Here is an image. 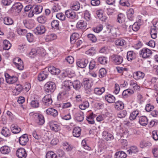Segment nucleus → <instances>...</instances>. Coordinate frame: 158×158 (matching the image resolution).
I'll return each instance as SVG.
<instances>
[{
	"label": "nucleus",
	"mask_w": 158,
	"mask_h": 158,
	"mask_svg": "<svg viewBox=\"0 0 158 158\" xmlns=\"http://www.w3.org/2000/svg\"><path fill=\"white\" fill-rule=\"evenodd\" d=\"M88 63V61L87 59H82L79 60L77 62V66L81 68H85Z\"/></svg>",
	"instance_id": "obj_16"
},
{
	"label": "nucleus",
	"mask_w": 158,
	"mask_h": 158,
	"mask_svg": "<svg viewBox=\"0 0 158 158\" xmlns=\"http://www.w3.org/2000/svg\"><path fill=\"white\" fill-rule=\"evenodd\" d=\"M134 11L132 8H130L127 11V17L128 19L131 21L133 20L134 17Z\"/></svg>",
	"instance_id": "obj_29"
},
{
	"label": "nucleus",
	"mask_w": 158,
	"mask_h": 158,
	"mask_svg": "<svg viewBox=\"0 0 158 158\" xmlns=\"http://www.w3.org/2000/svg\"><path fill=\"white\" fill-rule=\"evenodd\" d=\"M57 36L55 34H51L48 35L45 37V41L47 42L51 41L57 38Z\"/></svg>",
	"instance_id": "obj_24"
},
{
	"label": "nucleus",
	"mask_w": 158,
	"mask_h": 158,
	"mask_svg": "<svg viewBox=\"0 0 158 158\" xmlns=\"http://www.w3.org/2000/svg\"><path fill=\"white\" fill-rule=\"evenodd\" d=\"M115 43L117 45L123 46L126 44V42L124 40L120 39L116 40Z\"/></svg>",
	"instance_id": "obj_46"
},
{
	"label": "nucleus",
	"mask_w": 158,
	"mask_h": 158,
	"mask_svg": "<svg viewBox=\"0 0 158 158\" xmlns=\"http://www.w3.org/2000/svg\"><path fill=\"white\" fill-rule=\"evenodd\" d=\"M81 129L79 127H75L73 131V135L76 137H79L81 135Z\"/></svg>",
	"instance_id": "obj_32"
},
{
	"label": "nucleus",
	"mask_w": 158,
	"mask_h": 158,
	"mask_svg": "<svg viewBox=\"0 0 158 158\" xmlns=\"http://www.w3.org/2000/svg\"><path fill=\"white\" fill-rule=\"evenodd\" d=\"M151 143L148 141H142L140 143L139 146L141 148H143L151 146Z\"/></svg>",
	"instance_id": "obj_42"
},
{
	"label": "nucleus",
	"mask_w": 158,
	"mask_h": 158,
	"mask_svg": "<svg viewBox=\"0 0 158 158\" xmlns=\"http://www.w3.org/2000/svg\"><path fill=\"white\" fill-rule=\"evenodd\" d=\"M51 24L52 28L57 30L59 29V22L58 20H54L52 21L51 22Z\"/></svg>",
	"instance_id": "obj_50"
},
{
	"label": "nucleus",
	"mask_w": 158,
	"mask_h": 158,
	"mask_svg": "<svg viewBox=\"0 0 158 158\" xmlns=\"http://www.w3.org/2000/svg\"><path fill=\"white\" fill-rule=\"evenodd\" d=\"M2 134L5 137H8L10 135V131L6 127H3L2 131Z\"/></svg>",
	"instance_id": "obj_49"
},
{
	"label": "nucleus",
	"mask_w": 158,
	"mask_h": 158,
	"mask_svg": "<svg viewBox=\"0 0 158 158\" xmlns=\"http://www.w3.org/2000/svg\"><path fill=\"white\" fill-rule=\"evenodd\" d=\"M43 10V7L41 6H34L29 12L28 16L32 17L34 15H37L41 13Z\"/></svg>",
	"instance_id": "obj_2"
},
{
	"label": "nucleus",
	"mask_w": 158,
	"mask_h": 158,
	"mask_svg": "<svg viewBox=\"0 0 158 158\" xmlns=\"http://www.w3.org/2000/svg\"><path fill=\"white\" fill-rule=\"evenodd\" d=\"M124 107V104L122 101H117L114 104V107L117 110H119L123 109Z\"/></svg>",
	"instance_id": "obj_27"
},
{
	"label": "nucleus",
	"mask_w": 158,
	"mask_h": 158,
	"mask_svg": "<svg viewBox=\"0 0 158 158\" xmlns=\"http://www.w3.org/2000/svg\"><path fill=\"white\" fill-rule=\"evenodd\" d=\"M89 106V102L87 101H85L80 105L79 106V107L81 109L84 110L88 107Z\"/></svg>",
	"instance_id": "obj_53"
},
{
	"label": "nucleus",
	"mask_w": 158,
	"mask_h": 158,
	"mask_svg": "<svg viewBox=\"0 0 158 158\" xmlns=\"http://www.w3.org/2000/svg\"><path fill=\"white\" fill-rule=\"evenodd\" d=\"M42 101L45 105L46 106H49L52 102L51 96L50 94L45 95L43 98Z\"/></svg>",
	"instance_id": "obj_12"
},
{
	"label": "nucleus",
	"mask_w": 158,
	"mask_h": 158,
	"mask_svg": "<svg viewBox=\"0 0 158 158\" xmlns=\"http://www.w3.org/2000/svg\"><path fill=\"white\" fill-rule=\"evenodd\" d=\"M130 28H131L132 30L134 31H137L139 28V26L137 23H135L132 25L129 26Z\"/></svg>",
	"instance_id": "obj_59"
},
{
	"label": "nucleus",
	"mask_w": 158,
	"mask_h": 158,
	"mask_svg": "<svg viewBox=\"0 0 158 158\" xmlns=\"http://www.w3.org/2000/svg\"><path fill=\"white\" fill-rule=\"evenodd\" d=\"M0 151L2 154H6L10 152V149L9 146L5 145L1 147Z\"/></svg>",
	"instance_id": "obj_26"
},
{
	"label": "nucleus",
	"mask_w": 158,
	"mask_h": 158,
	"mask_svg": "<svg viewBox=\"0 0 158 158\" xmlns=\"http://www.w3.org/2000/svg\"><path fill=\"white\" fill-rule=\"evenodd\" d=\"M29 139L27 135L24 134L19 138V142L20 144L22 145H24L28 141Z\"/></svg>",
	"instance_id": "obj_17"
},
{
	"label": "nucleus",
	"mask_w": 158,
	"mask_h": 158,
	"mask_svg": "<svg viewBox=\"0 0 158 158\" xmlns=\"http://www.w3.org/2000/svg\"><path fill=\"white\" fill-rule=\"evenodd\" d=\"M105 99L108 102L112 103L115 101V98L113 95L109 94L106 95Z\"/></svg>",
	"instance_id": "obj_36"
},
{
	"label": "nucleus",
	"mask_w": 158,
	"mask_h": 158,
	"mask_svg": "<svg viewBox=\"0 0 158 158\" xmlns=\"http://www.w3.org/2000/svg\"><path fill=\"white\" fill-rule=\"evenodd\" d=\"M130 85L134 89L137 90L139 89L140 87L136 83V82H135L133 81H131L130 82Z\"/></svg>",
	"instance_id": "obj_56"
},
{
	"label": "nucleus",
	"mask_w": 158,
	"mask_h": 158,
	"mask_svg": "<svg viewBox=\"0 0 158 158\" xmlns=\"http://www.w3.org/2000/svg\"><path fill=\"white\" fill-rule=\"evenodd\" d=\"M23 23L25 26L27 28H30L32 26V20L25 19L23 21Z\"/></svg>",
	"instance_id": "obj_39"
},
{
	"label": "nucleus",
	"mask_w": 158,
	"mask_h": 158,
	"mask_svg": "<svg viewBox=\"0 0 158 158\" xmlns=\"http://www.w3.org/2000/svg\"><path fill=\"white\" fill-rule=\"evenodd\" d=\"M135 57V54L133 51H128L127 53V58L128 60L131 61Z\"/></svg>",
	"instance_id": "obj_38"
},
{
	"label": "nucleus",
	"mask_w": 158,
	"mask_h": 158,
	"mask_svg": "<svg viewBox=\"0 0 158 158\" xmlns=\"http://www.w3.org/2000/svg\"><path fill=\"white\" fill-rule=\"evenodd\" d=\"M16 155L19 158H26L27 153L25 149L23 148H19L16 152Z\"/></svg>",
	"instance_id": "obj_8"
},
{
	"label": "nucleus",
	"mask_w": 158,
	"mask_h": 158,
	"mask_svg": "<svg viewBox=\"0 0 158 158\" xmlns=\"http://www.w3.org/2000/svg\"><path fill=\"white\" fill-rule=\"evenodd\" d=\"M3 48L4 49L8 50L10 49L11 46V45L10 42L7 40H5L3 42Z\"/></svg>",
	"instance_id": "obj_47"
},
{
	"label": "nucleus",
	"mask_w": 158,
	"mask_h": 158,
	"mask_svg": "<svg viewBox=\"0 0 158 158\" xmlns=\"http://www.w3.org/2000/svg\"><path fill=\"white\" fill-rule=\"evenodd\" d=\"M103 139L107 141H110L113 139V135L106 131H104L102 133Z\"/></svg>",
	"instance_id": "obj_21"
},
{
	"label": "nucleus",
	"mask_w": 158,
	"mask_h": 158,
	"mask_svg": "<svg viewBox=\"0 0 158 158\" xmlns=\"http://www.w3.org/2000/svg\"><path fill=\"white\" fill-rule=\"evenodd\" d=\"M56 88L55 84L52 82L49 81L46 83L44 85V89L45 91L48 93H52L53 92Z\"/></svg>",
	"instance_id": "obj_3"
},
{
	"label": "nucleus",
	"mask_w": 158,
	"mask_h": 158,
	"mask_svg": "<svg viewBox=\"0 0 158 158\" xmlns=\"http://www.w3.org/2000/svg\"><path fill=\"white\" fill-rule=\"evenodd\" d=\"M139 149L137 147L135 146H131L129 149L127 151L129 154H132L133 153L136 154L139 152Z\"/></svg>",
	"instance_id": "obj_31"
},
{
	"label": "nucleus",
	"mask_w": 158,
	"mask_h": 158,
	"mask_svg": "<svg viewBox=\"0 0 158 158\" xmlns=\"http://www.w3.org/2000/svg\"><path fill=\"white\" fill-rule=\"evenodd\" d=\"M72 85V83L70 81H64L62 86V90L59 94V95L68 97L69 95L68 91L70 90Z\"/></svg>",
	"instance_id": "obj_1"
},
{
	"label": "nucleus",
	"mask_w": 158,
	"mask_h": 158,
	"mask_svg": "<svg viewBox=\"0 0 158 158\" xmlns=\"http://www.w3.org/2000/svg\"><path fill=\"white\" fill-rule=\"evenodd\" d=\"M79 37V35L77 33H74L72 34L70 37V42L71 44H73L76 42L75 40Z\"/></svg>",
	"instance_id": "obj_41"
},
{
	"label": "nucleus",
	"mask_w": 158,
	"mask_h": 158,
	"mask_svg": "<svg viewBox=\"0 0 158 158\" xmlns=\"http://www.w3.org/2000/svg\"><path fill=\"white\" fill-rule=\"evenodd\" d=\"M75 117L77 121L82 122L84 118L83 113L81 111L77 112L75 114Z\"/></svg>",
	"instance_id": "obj_30"
},
{
	"label": "nucleus",
	"mask_w": 158,
	"mask_h": 158,
	"mask_svg": "<svg viewBox=\"0 0 158 158\" xmlns=\"http://www.w3.org/2000/svg\"><path fill=\"white\" fill-rule=\"evenodd\" d=\"M5 76L6 77V82L10 84H12L16 82L18 78L16 77H11L8 73H5Z\"/></svg>",
	"instance_id": "obj_9"
},
{
	"label": "nucleus",
	"mask_w": 158,
	"mask_h": 158,
	"mask_svg": "<svg viewBox=\"0 0 158 158\" xmlns=\"http://www.w3.org/2000/svg\"><path fill=\"white\" fill-rule=\"evenodd\" d=\"M48 73L47 71H44L40 73L38 75V79L40 81H42L47 78Z\"/></svg>",
	"instance_id": "obj_18"
},
{
	"label": "nucleus",
	"mask_w": 158,
	"mask_h": 158,
	"mask_svg": "<svg viewBox=\"0 0 158 158\" xmlns=\"http://www.w3.org/2000/svg\"><path fill=\"white\" fill-rule=\"evenodd\" d=\"M139 114V112L138 111H134L131 114L129 119L131 120H134Z\"/></svg>",
	"instance_id": "obj_51"
},
{
	"label": "nucleus",
	"mask_w": 158,
	"mask_h": 158,
	"mask_svg": "<svg viewBox=\"0 0 158 158\" xmlns=\"http://www.w3.org/2000/svg\"><path fill=\"white\" fill-rule=\"evenodd\" d=\"M83 84L85 89L87 93L91 91V88L93 85V82L89 79L85 78L84 79Z\"/></svg>",
	"instance_id": "obj_4"
},
{
	"label": "nucleus",
	"mask_w": 158,
	"mask_h": 158,
	"mask_svg": "<svg viewBox=\"0 0 158 158\" xmlns=\"http://www.w3.org/2000/svg\"><path fill=\"white\" fill-rule=\"evenodd\" d=\"M105 91V88L102 87L100 88H95L94 89V92L95 94L98 95L102 94Z\"/></svg>",
	"instance_id": "obj_33"
},
{
	"label": "nucleus",
	"mask_w": 158,
	"mask_h": 158,
	"mask_svg": "<svg viewBox=\"0 0 158 158\" xmlns=\"http://www.w3.org/2000/svg\"><path fill=\"white\" fill-rule=\"evenodd\" d=\"M73 88L76 90H78L80 89L82 86V84L80 81L78 80L74 81L73 83H72Z\"/></svg>",
	"instance_id": "obj_43"
},
{
	"label": "nucleus",
	"mask_w": 158,
	"mask_h": 158,
	"mask_svg": "<svg viewBox=\"0 0 158 158\" xmlns=\"http://www.w3.org/2000/svg\"><path fill=\"white\" fill-rule=\"evenodd\" d=\"M87 24L86 22L83 20H80L77 23L76 27L77 28L84 30L86 28Z\"/></svg>",
	"instance_id": "obj_20"
},
{
	"label": "nucleus",
	"mask_w": 158,
	"mask_h": 158,
	"mask_svg": "<svg viewBox=\"0 0 158 158\" xmlns=\"http://www.w3.org/2000/svg\"><path fill=\"white\" fill-rule=\"evenodd\" d=\"M32 135L35 139L38 140L41 139L42 138L41 135L38 134L36 130H34L33 131Z\"/></svg>",
	"instance_id": "obj_60"
},
{
	"label": "nucleus",
	"mask_w": 158,
	"mask_h": 158,
	"mask_svg": "<svg viewBox=\"0 0 158 158\" xmlns=\"http://www.w3.org/2000/svg\"><path fill=\"white\" fill-rule=\"evenodd\" d=\"M133 77L136 80L143 79L145 76L144 73L141 71L135 72L133 73Z\"/></svg>",
	"instance_id": "obj_14"
},
{
	"label": "nucleus",
	"mask_w": 158,
	"mask_h": 158,
	"mask_svg": "<svg viewBox=\"0 0 158 158\" xmlns=\"http://www.w3.org/2000/svg\"><path fill=\"white\" fill-rule=\"evenodd\" d=\"M115 158H126L127 156L126 154L123 151H118L115 155Z\"/></svg>",
	"instance_id": "obj_34"
},
{
	"label": "nucleus",
	"mask_w": 158,
	"mask_h": 158,
	"mask_svg": "<svg viewBox=\"0 0 158 158\" xmlns=\"http://www.w3.org/2000/svg\"><path fill=\"white\" fill-rule=\"evenodd\" d=\"M98 61L101 64L105 65L107 64V61L106 58L104 57H100L98 58Z\"/></svg>",
	"instance_id": "obj_58"
},
{
	"label": "nucleus",
	"mask_w": 158,
	"mask_h": 158,
	"mask_svg": "<svg viewBox=\"0 0 158 158\" xmlns=\"http://www.w3.org/2000/svg\"><path fill=\"white\" fill-rule=\"evenodd\" d=\"M23 89V87L21 85H17L15 89L13 91L14 94L15 95L19 94Z\"/></svg>",
	"instance_id": "obj_37"
},
{
	"label": "nucleus",
	"mask_w": 158,
	"mask_h": 158,
	"mask_svg": "<svg viewBox=\"0 0 158 158\" xmlns=\"http://www.w3.org/2000/svg\"><path fill=\"white\" fill-rule=\"evenodd\" d=\"M140 55L143 58H147L149 57L152 54L151 50L148 48H143L140 52Z\"/></svg>",
	"instance_id": "obj_6"
},
{
	"label": "nucleus",
	"mask_w": 158,
	"mask_h": 158,
	"mask_svg": "<svg viewBox=\"0 0 158 158\" xmlns=\"http://www.w3.org/2000/svg\"><path fill=\"white\" fill-rule=\"evenodd\" d=\"M34 31L36 34H42L45 31V27L43 25L39 26L34 29Z\"/></svg>",
	"instance_id": "obj_13"
},
{
	"label": "nucleus",
	"mask_w": 158,
	"mask_h": 158,
	"mask_svg": "<svg viewBox=\"0 0 158 158\" xmlns=\"http://www.w3.org/2000/svg\"><path fill=\"white\" fill-rule=\"evenodd\" d=\"M125 17L124 15L120 13L118 15V17L117 21L119 23H122L125 21Z\"/></svg>",
	"instance_id": "obj_55"
},
{
	"label": "nucleus",
	"mask_w": 158,
	"mask_h": 158,
	"mask_svg": "<svg viewBox=\"0 0 158 158\" xmlns=\"http://www.w3.org/2000/svg\"><path fill=\"white\" fill-rule=\"evenodd\" d=\"M111 59L117 64H119L123 61V57L118 55H113L111 56Z\"/></svg>",
	"instance_id": "obj_11"
},
{
	"label": "nucleus",
	"mask_w": 158,
	"mask_h": 158,
	"mask_svg": "<svg viewBox=\"0 0 158 158\" xmlns=\"http://www.w3.org/2000/svg\"><path fill=\"white\" fill-rule=\"evenodd\" d=\"M63 146L64 149L68 152L72 151L73 148V146L72 145L67 142L63 143Z\"/></svg>",
	"instance_id": "obj_40"
},
{
	"label": "nucleus",
	"mask_w": 158,
	"mask_h": 158,
	"mask_svg": "<svg viewBox=\"0 0 158 158\" xmlns=\"http://www.w3.org/2000/svg\"><path fill=\"white\" fill-rule=\"evenodd\" d=\"M46 112L47 114L51 115L54 117H56L58 114L57 110L52 108L48 109L46 110Z\"/></svg>",
	"instance_id": "obj_15"
},
{
	"label": "nucleus",
	"mask_w": 158,
	"mask_h": 158,
	"mask_svg": "<svg viewBox=\"0 0 158 158\" xmlns=\"http://www.w3.org/2000/svg\"><path fill=\"white\" fill-rule=\"evenodd\" d=\"M71 7L72 9L77 11L79 9L80 6L79 2H76L72 4L71 5Z\"/></svg>",
	"instance_id": "obj_44"
},
{
	"label": "nucleus",
	"mask_w": 158,
	"mask_h": 158,
	"mask_svg": "<svg viewBox=\"0 0 158 158\" xmlns=\"http://www.w3.org/2000/svg\"><path fill=\"white\" fill-rule=\"evenodd\" d=\"M46 158H57L55 153L52 151L48 152L46 155Z\"/></svg>",
	"instance_id": "obj_54"
},
{
	"label": "nucleus",
	"mask_w": 158,
	"mask_h": 158,
	"mask_svg": "<svg viewBox=\"0 0 158 158\" xmlns=\"http://www.w3.org/2000/svg\"><path fill=\"white\" fill-rule=\"evenodd\" d=\"M95 117V115L93 113L90 114L87 117V120L89 123L90 124L94 123V119Z\"/></svg>",
	"instance_id": "obj_45"
},
{
	"label": "nucleus",
	"mask_w": 158,
	"mask_h": 158,
	"mask_svg": "<svg viewBox=\"0 0 158 158\" xmlns=\"http://www.w3.org/2000/svg\"><path fill=\"white\" fill-rule=\"evenodd\" d=\"M107 72L104 68H102L100 69L99 72V77L100 78L102 77L105 76Z\"/></svg>",
	"instance_id": "obj_63"
},
{
	"label": "nucleus",
	"mask_w": 158,
	"mask_h": 158,
	"mask_svg": "<svg viewBox=\"0 0 158 158\" xmlns=\"http://www.w3.org/2000/svg\"><path fill=\"white\" fill-rule=\"evenodd\" d=\"M48 71L53 75H57L60 72V70L53 66H51L48 68Z\"/></svg>",
	"instance_id": "obj_19"
},
{
	"label": "nucleus",
	"mask_w": 158,
	"mask_h": 158,
	"mask_svg": "<svg viewBox=\"0 0 158 158\" xmlns=\"http://www.w3.org/2000/svg\"><path fill=\"white\" fill-rule=\"evenodd\" d=\"M50 129L54 131H58L60 129V125L56 122L52 121L49 123Z\"/></svg>",
	"instance_id": "obj_10"
},
{
	"label": "nucleus",
	"mask_w": 158,
	"mask_h": 158,
	"mask_svg": "<svg viewBox=\"0 0 158 158\" xmlns=\"http://www.w3.org/2000/svg\"><path fill=\"white\" fill-rule=\"evenodd\" d=\"M4 22L6 25H11L13 23V21L11 18L8 17H6L4 18Z\"/></svg>",
	"instance_id": "obj_48"
},
{
	"label": "nucleus",
	"mask_w": 158,
	"mask_h": 158,
	"mask_svg": "<svg viewBox=\"0 0 158 158\" xmlns=\"http://www.w3.org/2000/svg\"><path fill=\"white\" fill-rule=\"evenodd\" d=\"M139 122L141 125L143 126H144L148 124V119L146 116H143L139 118Z\"/></svg>",
	"instance_id": "obj_22"
},
{
	"label": "nucleus",
	"mask_w": 158,
	"mask_h": 158,
	"mask_svg": "<svg viewBox=\"0 0 158 158\" xmlns=\"http://www.w3.org/2000/svg\"><path fill=\"white\" fill-rule=\"evenodd\" d=\"M27 40L29 42H32L34 40V37L33 35L31 33H28L26 35Z\"/></svg>",
	"instance_id": "obj_61"
},
{
	"label": "nucleus",
	"mask_w": 158,
	"mask_h": 158,
	"mask_svg": "<svg viewBox=\"0 0 158 158\" xmlns=\"http://www.w3.org/2000/svg\"><path fill=\"white\" fill-rule=\"evenodd\" d=\"M14 64L16 68L19 70H22L23 68V62L21 60L19 57L15 58L13 60Z\"/></svg>",
	"instance_id": "obj_7"
},
{
	"label": "nucleus",
	"mask_w": 158,
	"mask_h": 158,
	"mask_svg": "<svg viewBox=\"0 0 158 158\" xmlns=\"http://www.w3.org/2000/svg\"><path fill=\"white\" fill-rule=\"evenodd\" d=\"M65 15L68 18L71 19L75 18L77 16L75 13L71 10H67L65 12Z\"/></svg>",
	"instance_id": "obj_35"
},
{
	"label": "nucleus",
	"mask_w": 158,
	"mask_h": 158,
	"mask_svg": "<svg viewBox=\"0 0 158 158\" xmlns=\"http://www.w3.org/2000/svg\"><path fill=\"white\" fill-rule=\"evenodd\" d=\"M12 132L14 134L19 133L21 131V128L16 125L13 124L11 126Z\"/></svg>",
	"instance_id": "obj_28"
},
{
	"label": "nucleus",
	"mask_w": 158,
	"mask_h": 158,
	"mask_svg": "<svg viewBox=\"0 0 158 158\" xmlns=\"http://www.w3.org/2000/svg\"><path fill=\"white\" fill-rule=\"evenodd\" d=\"M29 56L31 58L37 57V49L36 48L32 49L29 53Z\"/></svg>",
	"instance_id": "obj_52"
},
{
	"label": "nucleus",
	"mask_w": 158,
	"mask_h": 158,
	"mask_svg": "<svg viewBox=\"0 0 158 158\" xmlns=\"http://www.w3.org/2000/svg\"><path fill=\"white\" fill-rule=\"evenodd\" d=\"M31 114H33V117L36 119L38 124L41 125L44 123L45 121L43 115L38 113H30Z\"/></svg>",
	"instance_id": "obj_5"
},
{
	"label": "nucleus",
	"mask_w": 158,
	"mask_h": 158,
	"mask_svg": "<svg viewBox=\"0 0 158 158\" xmlns=\"http://www.w3.org/2000/svg\"><path fill=\"white\" fill-rule=\"evenodd\" d=\"M31 106L34 107H38L39 106V102L37 99H34V100H32L31 102Z\"/></svg>",
	"instance_id": "obj_62"
},
{
	"label": "nucleus",
	"mask_w": 158,
	"mask_h": 158,
	"mask_svg": "<svg viewBox=\"0 0 158 158\" xmlns=\"http://www.w3.org/2000/svg\"><path fill=\"white\" fill-rule=\"evenodd\" d=\"M12 9L15 10V12L17 13H19L22 10L23 8V6L20 3H16L12 6Z\"/></svg>",
	"instance_id": "obj_23"
},
{
	"label": "nucleus",
	"mask_w": 158,
	"mask_h": 158,
	"mask_svg": "<svg viewBox=\"0 0 158 158\" xmlns=\"http://www.w3.org/2000/svg\"><path fill=\"white\" fill-rule=\"evenodd\" d=\"M154 108V106L151 104H147L145 106V110L147 112H150Z\"/></svg>",
	"instance_id": "obj_64"
},
{
	"label": "nucleus",
	"mask_w": 158,
	"mask_h": 158,
	"mask_svg": "<svg viewBox=\"0 0 158 158\" xmlns=\"http://www.w3.org/2000/svg\"><path fill=\"white\" fill-rule=\"evenodd\" d=\"M36 49L37 57H44L45 56L46 52L44 48H37Z\"/></svg>",
	"instance_id": "obj_25"
},
{
	"label": "nucleus",
	"mask_w": 158,
	"mask_h": 158,
	"mask_svg": "<svg viewBox=\"0 0 158 158\" xmlns=\"http://www.w3.org/2000/svg\"><path fill=\"white\" fill-rule=\"evenodd\" d=\"M96 52V50L94 48H92L86 51L85 53L89 56H93Z\"/></svg>",
	"instance_id": "obj_57"
}]
</instances>
